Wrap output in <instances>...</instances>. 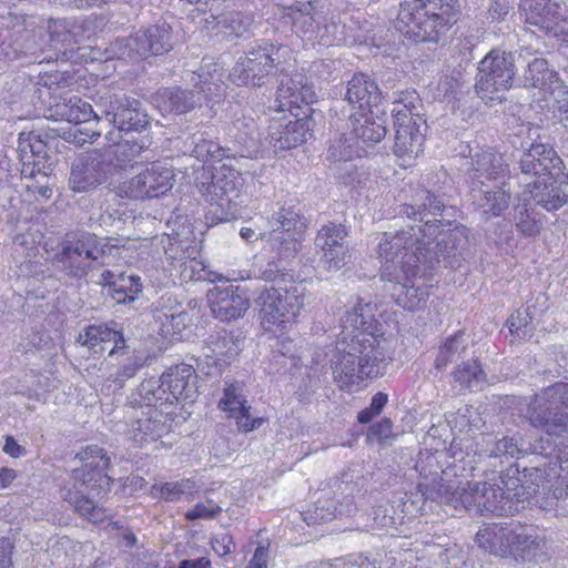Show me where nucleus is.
<instances>
[{
    "label": "nucleus",
    "instance_id": "nucleus-27",
    "mask_svg": "<svg viewBox=\"0 0 568 568\" xmlns=\"http://www.w3.org/2000/svg\"><path fill=\"white\" fill-rule=\"evenodd\" d=\"M130 398L125 405V419L130 425V434L133 442L140 446L155 442L166 433V425L160 416L144 412L143 408L131 407Z\"/></svg>",
    "mask_w": 568,
    "mask_h": 568
},
{
    "label": "nucleus",
    "instance_id": "nucleus-61",
    "mask_svg": "<svg viewBox=\"0 0 568 568\" xmlns=\"http://www.w3.org/2000/svg\"><path fill=\"white\" fill-rule=\"evenodd\" d=\"M16 30L0 28V63L17 60Z\"/></svg>",
    "mask_w": 568,
    "mask_h": 568
},
{
    "label": "nucleus",
    "instance_id": "nucleus-55",
    "mask_svg": "<svg viewBox=\"0 0 568 568\" xmlns=\"http://www.w3.org/2000/svg\"><path fill=\"white\" fill-rule=\"evenodd\" d=\"M253 22L250 14L240 11H229L220 16L217 23L229 36L243 37Z\"/></svg>",
    "mask_w": 568,
    "mask_h": 568
},
{
    "label": "nucleus",
    "instance_id": "nucleus-52",
    "mask_svg": "<svg viewBox=\"0 0 568 568\" xmlns=\"http://www.w3.org/2000/svg\"><path fill=\"white\" fill-rule=\"evenodd\" d=\"M386 132L384 121L364 116L362 122H357L351 134L355 138L356 144L358 140L364 143H377L386 135Z\"/></svg>",
    "mask_w": 568,
    "mask_h": 568
},
{
    "label": "nucleus",
    "instance_id": "nucleus-54",
    "mask_svg": "<svg viewBox=\"0 0 568 568\" xmlns=\"http://www.w3.org/2000/svg\"><path fill=\"white\" fill-rule=\"evenodd\" d=\"M348 232L344 224L328 222L317 232L315 245L320 248L336 247L337 245H347L345 239Z\"/></svg>",
    "mask_w": 568,
    "mask_h": 568
},
{
    "label": "nucleus",
    "instance_id": "nucleus-16",
    "mask_svg": "<svg viewBox=\"0 0 568 568\" xmlns=\"http://www.w3.org/2000/svg\"><path fill=\"white\" fill-rule=\"evenodd\" d=\"M263 320L270 324L297 316L305 304V288L297 284L288 287L263 290L257 300Z\"/></svg>",
    "mask_w": 568,
    "mask_h": 568
},
{
    "label": "nucleus",
    "instance_id": "nucleus-33",
    "mask_svg": "<svg viewBox=\"0 0 568 568\" xmlns=\"http://www.w3.org/2000/svg\"><path fill=\"white\" fill-rule=\"evenodd\" d=\"M416 470L419 473V476L423 479L417 484V489L420 494V497H424L425 499L436 501L435 499L427 496L426 490L428 491L432 488L439 487H443L444 490L448 486H456L455 483H444L446 481L444 477L448 476V471L442 469L439 460L434 454H422L416 463Z\"/></svg>",
    "mask_w": 568,
    "mask_h": 568
},
{
    "label": "nucleus",
    "instance_id": "nucleus-47",
    "mask_svg": "<svg viewBox=\"0 0 568 568\" xmlns=\"http://www.w3.org/2000/svg\"><path fill=\"white\" fill-rule=\"evenodd\" d=\"M197 485L192 479H182L180 481H166L152 485L150 495L152 498L165 501L180 500L185 495H191L197 490Z\"/></svg>",
    "mask_w": 568,
    "mask_h": 568
},
{
    "label": "nucleus",
    "instance_id": "nucleus-12",
    "mask_svg": "<svg viewBox=\"0 0 568 568\" xmlns=\"http://www.w3.org/2000/svg\"><path fill=\"white\" fill-rule=\"evenodd\" d=\"M285 48L265 43L246 52L233 67L230 78L236 85L261 87L273 74L283 73L285 68L282 62Z\"/></svg>",
    "mask_w": 568,
    "mask_h": 568
},
{
    "label": "nucleus",
    "instance_id": "nucleus-14",
    "mask_svg": "<svg viewBox=\"0 0 568 568\" xmlns=\"http://www.w3.org/2000/svg\"><path fill=\"white\" fill-rule=\"evenodd\" d=\"M171 31L169 23L159 22L128 38L116 39L109 51L113 58L123 60L163 54L172 49Z\"/></svg>",
    "mask_w": 568,
    "mask_h": 568
},
{
    "label": "nucleus",
    "instance_id": "nucleus-36",
    "mask_svg": "<svg viewBox=\"0 0 568 568\" xmlns=\"http://www.w3.org/2000/svg\"><path fill=\"white\" fill-rule=\"evenodd\" d=\"M417 274H409L407 280L402 281H389L394 284L393 296L396 303L408 311H419L426 307L427 300L429 296L428 287L425 285L410 284L412 277Z\"/></svg>",
    "mask_w": 568,
    "mask_h": 568
},
{
    "label": "nucleus",
    "instance_id": "nucleus-23",
    "mask_svg": "<svg viewBox=\"0 0 568 568\" xmlns=\"http://www.w3.org/2000/svg\"><path fill=\"white\" fill-rule=\"evenodd\" d=\"M535 27L568 47V7L561 0H535Z\"/></svg>",
    "mask_w": 568,
    "mask_h": 568
},
{
    "label": "nucleus",
    "instance_id": "nucleus-21",
    "mask_svg": "<svg viewBox=\"0 0 568 568\" xmlns=\"http://www.w3.org/2000/svg\"><path fill=\"white\" fill-rule=\"evenodd\" d=\"M423 126H425V120L418 113L395 110L394 152L397 156H417L423 151L425 140Z\"/></svg>",
    "mask_w": 568,
    "mask_h": 568
},
{
    "label": "nucleus",
    "instance_id": "nucleus-46",
    "mask_svg": "<svg viewBox=\"0 0 568 568\" xmlns=\"http://www.w3.org/2000/svg\"><path fill=\"white\" fill-rule=\"evenodd\" d=\"M142 282L139 276L120 274L110 286L109 295L118 304H133L142 293Z\"/></svg>",
    "mask_w": 568,
    "mask_h": 568
},
{
    "label": "nucleus",
    "instance_id": "nucleus-18",
    "mask_svg": "<svg viewBox=\"0 0 568 568\" xmlns=\"http://www.w3.org/2000/svg\"><path fill=\"white\" fill-rule=\"evenodd\" d=\"M174 172L161 162H153L120 186L121 194L133 200H148L164 195L173 186Z\"/></svg>",
    "mask_w": 568,
    "mask_h": 568
},
{
    "label": "nucleus",
    "instance_id": "nucleus-28",
    "mask_svg": "<svg viewBox=\"0 0 568 568\" xmlns=\"http://www.w3.org/2000/svg\"><path fill=\"white\" fill-rule=\"evenodd\" d=\"M242 390L240 383L225 382L224 396L220 399L219 407L227 412L230 417L235 418L239 430L247 433L261 427L264 419L251 417V406L246 405Z\"/></svg>",
    "mask_w": 568,
    "mask_h": 568
},
{
    "label": "nucleus",
    "instance_id": "nucleus-6",
    "mask_svg": "<svg viewBox=\"0 0 568 568\" xmlns=\"http://www.w3.org/2000/svg\"><path fill=\"white\" fill-rule=\"evenodd\" d=\"M427 496L438 503L463 508L480 515L508 516L514 511L513 500L496 484L468 481L466 487L448 486L426 490Z\"/></svg>",
    "mask_w": 568,
    "mask_h": 568
},
{
    "label": "nucleus",
    "instance_id": "nucleus-25",
    "mask_svg": "<svg viewBox=\"0 0 568 568\" xmlns=\"http://www.w3.org/2000/svg\"><path fill=\"white\" fill-rule=\"evenodd\" d=\"M77 342L87 346L93 354H103L106 351L110 356L118 353L130 354L123 334L108 324L87 326L79 333Z\"/></svg>",
    "mask_w": 568,
    "mask_h": 568
},
{
    "label": "nucleus",
    "instance_id": "nucleus-15",
    "mask_svg": "<svg viewBox=\"0 0 568 568\" xmlns=\"http://www.w3.org/2000/svg\"><path fill=\"white\" fill-rule=\"evenodd\" d=\"M104 120L112 124L119 133H139V140L149 135L150 115L143 103L125 94H113L104 102L101 110ZM131 141H138L132 139Z\"/></svg>",
    "mask_w": 568,
    "mask_h": 568
},
{
    "label": "nucleus",
    "instance_id": "nucleus-3",
    "mask_svg": "<svg viewBox=\"0 0 568 568\" xmlns=\"http://www.w3.org/2000/svg\"><path fill=\"white\" fill-rule=\"evenodd\" d=\"M460 17V0H412L400 4L398 29L415 42L438 43Z\"/></svg>",
    "mask_w": 568,
    "mask_h": 568
},
{
    "label": "nucleus",
    "instance_id": "nucleus-59",
    "mask_svg": "<svg viewBox=\"0 0 568 568\" xmlns=\"http://www.w3.org/2000/svg\"><path fill=\"white\" fill-rule=\"evenodd\" d=\"M529 201L530 194L524 192L520 203L515 209L516 226L523 234L528 236L532 234V217Z\"/></svg>",
    "mask_w": 568,
    "mask_h": 568
},
{
    "label": "nucleus",
    "instance_id": "nucleus-29",
    "mask_svg": "<svg viewBox=\"0 0 568 568\" xmlns=\"http://www.w3.org/2000/svg\"><path fill=\"white\" fill-rule=\"evenodd\" d=\"M445 205L436 195L420 189L416 191L410 203L400 206L399 214L423 223L420 227L429 231L436 223L442 222L438 216L443 215Z\"/></svg>",
    "mask_w": 568,
    "mask_h": 568
},
{
    "label": "nucleus",
    "instance_id": "nucleus-5",
    "mask_svg": "<svg viewBox=\"0 0 568 568\" xmlns=\"http://www.w3.org/2000/svg\"><path fill=\"white\" fill-rule=\"evenodd\" d=\"M270 232L257 233L251 227H242L240 235L247 242L265 240L270 252L278 261L294 258L301 250L307 220L296 205L282 206L268 220Z\"/></svg>",
    "mask_w": 568,
    "mask_h": 568
},
{
    "label": "nucleus",
    "instance_id": "nucleus-8",
    "mask_svg": "<svg viewBox=\"0 0 568 568\" xmlns=\"http://www.w3.org/2000/svg\"><path fill=\"white\" fill-rule=\"evenodd\" d=\"M72 84L71 78L59 71L39 78L36 93L45 110V118L74 124L90 120L93 110L72 94Z\"/></svg>",
    "mask_w": 568,
    "mask_h": 568
},
{
    "label": "nucleus",
    "instance_id": "nucleus-13",
    "mask_svg": "<svg viewBox=\"0 0 568 568\" xmlns=\"http://www.w3.org/2000/svg\"><path fill=\"white\" fill-rule=\"evenodd\" d=\"M514 75L511 53L491 50L479 62L475 92L485 103H500L513 85Z\"/></svg>",
    "mask_w": 568,
    "mask_h": 568
},
{
    "label": "nucleus",
    "instance_id": "nucleus-56",
    "mask_svg": "<svg viewBox=\"0 0 568 568\" xmlns=\"http://www.w3.org/2000/svg\"><path fill=\"white\" fill-rule=\"evenodd\" d=\"M510 195L503 189L481 191L478 204L484 209V213L499 215L508 207Z\"/></svg>",
    "mask_w": 568,
    "mask_h": 568
},
{
    "label": "nucleus",
    "instance_id": "nucleus-31",
    "mask_svg": "<svg viewBox=\"0 0 568 568\" xmlns=\"http://www.w3.org/2000/svg\"><path fill=\"white\" fill-rule=\"evenodd\" d=\"M550 81L548 92H542L538 98V108L545 113L547 120L562 123L568 126V91L561 83L557 73H547Z\"/></svg>",
    "mask_w": 568,
    "mask_h": 568
},
{
    "label": "nucleus",
    "instance_id": "nucleus-38",
    "mask_svg": "<svg viewBox=\"0 0 568 568\" xmlns=\"http://www.w3.org/2000/svg\"><path fill=\"white\" fill-rule=\"evenodd\" d=\"M506 477L504 484L509 491H514L513 496L516 497L518 501L528 500L530 498L532 471L527 458H518L517 462L507 469Z\"/></svg>",
    "mask_w": 568,
    "mask_h": 568
},
{
    "label": "nucleus",
    "instance_id": "nucleus-40",
    "mask_svg": "<svg viewBox=\"0 0 568 568\" xmlns=\"http://www.w3.org/2000/svg\"><path fill=\"white\" fill-rule=\"evenodd\" d=\"M241 343L239 336H234L232 332H219L215 336L210 337L207 349L211 353L205 355L213 358L215 363H227L240 353Z\"/></svg>",
    "mask_w": 568,
    "mask_h": 568
},
{
    "label": "nucleus",
    "instance_id": "nucleus-42",
    "mask_svg": "<svg viewBox=\"0 0 568 568\" xmlns=\"http://www.w3.org/2000/svg\"><path fill=\"white\" fill-rule=\"evenodd\" d=\"M468 348V337L463 331L448 336L439 346L434 366L438 371H443L448 364L463 357Z\"/></svg>",
    "mask_w": 568,
    "mask_h": 568
},
{
    "label": "nucleus",
    "instance_id": "nucleus-60",
    "mask_svg": "<svg viewBox=\"0 0 568 568\" xmlns=\"http://www.w3.org/2000/svg\"><path fill=\"white\" fill-rule=\"evenodd\" d=\"M49 171H51L50 168L37 174L36 178L26 183V189L41 199H50L52 196V187Z\"/></svg>",
    "mask_w": 568,
    "mask_h": 568
},
{
    "label": "nucleus",
    "instance_id": "nucleus-9",
    "mask_svg": "<svg viewBox=\"0 0 568 568\" xmlns=\"http://www.w3.org/2000/svg\"><path fill=\"white\" fill-rule=\"evenodd\" d=\"M568 174L552 145L535 142V203L556 211L567 202Z\"/></svg>",
    "mask_w": 568,
    "mask_h": 568
},
{
    "label": "nucleus",
    "instance_id": "nucleus-35",
    "mask_svg": "<svg viewBox=\"0 0 568 568\" xmlns=\"http://www.w3.org/2000/svg\"><path fill=\"white\" fill-rule=\"evenodd\" d=\"M516 531L508 530V523L490 524L476 534V541L486 552L497 557H509L511 548H509L508 539L516 538Z\"/></svg>",
    "mask_w": 568,
    "mask_h": 568
},
{
    "label": "nucleus",
    "instance_id": "nucleus-1",
    "mask_svg": "<svg viewBox=\"0 0 568 568\" xmlns=\"http://www.w3.org/2000/svg\"><path fill=\"white\" fill-rule=\"evenodd\" d=\"M373 307L371 303H357L352 311L343 317V326L358 331L346 348L338 349L332 361L334 381L341 389L351 390L365 378H373L381 374V364L385 359L384 349L377 337L371 332L373 328Z\"/></svg>",
    "mask_w": 568,
    "mask_h": 568
},
{
    "label": "nucleus",
    "instance_id": "nucleus-24",
    "mask_svg": "<svg viewBox=\"0 0 568 568\" xmlns=\"http://www.w3.org/2000/svg\"><path fill=\"white\" fill-rule=\"evenodd\" d=\"M129 398L131 407L146 408L160 417L173 416V407L179 403L166 386L162 385L161 378L143 381Z\"/></svg>",
    "mask_w": 568,
    "mask_h": 568
},
{
    "label": "nucleus",
    "instance_id": "nucleus-39",
    "mask_svg": "<svg viewBox=\"0 0 568 568\" xmlns=\"http://www.w3.org/2000/svg\"><path fill=\"white\" fill-rule=\"evenodd\" d=\"M42 30H16V50L17 60L22 64L41 63L45 60L42 57V45L40 38Z\"/></svg>",
    "mask_w": 568,
    "mask_h": 568
},
{
    "label": "nucleus",
    "instance_id": "nucleus-45",
    "mask_svg": "<svg viewBox=\"0 0 568 568\" xmlns=\"http://www.w3.org/2000/svg\"><path fill=\"white\" fill-rule=\"evenodd\" d=\"M343 29L338 16L322 9V11H318L317 28L313 41L324 47L333 45L343 39Z\"/></svg>",
    "mask_w": 568,
    "mask_h": 568
},
{
    "label": "nucleus",
    "instance_id": "nucleus-64",
    "mask_svg": "<svg viewBox=\"0 0 568 568\" xmlns=\"http://www.w3.org/2000/svg\"><path fill=\"white\" fill-rule=\"evenodd\" d=\"M464 83L462 72L455 70L440 81L439 87L445 97L458 99V95L463 92Z\"/></svg>",
    "mask_w": 568,
    "mask_h": 568
},
{
    "label": "nucleus",
    "instance_id": "nucleus-43",
    "mask_svg": "<svg viewBox=\"0 0 568 568\" xmlns=\"http://www.w3.org/2000/svg\"><path fill=\"white\" fill-rule=\"evenodd\" d=\"M318 11H322V9H315L311 3L303 4L302 8L292 9L288 18L293 31L303 39L314 40Z\"/></svg>",
    "mask_w": 568,
    "mask_h": 568
},
{
    "label": "nucleus",
    "instance_id": "nucleus-50",
    "mask_svg": "<svg viewBox=\"0 0 568 568\" xmlns=\"http://www.w3.org/2000/svg\"><path fill=\"white\" fill-rule=\"evenodd\" d=\"M508 530L516 531V535H518L516 538L508 539L509 548H511L509 556L515 559L529 560L532 544L530 540V527L519 521H510L508 523Z\"/></svg>",
    "mask_w": 568,
    "mask_h": 568
},
{
    "label": "nucleus",
    "instance_id": "nucleus-44",
    "mask_svg": "<svg viewBox=\"0 0 568 568\" xmlns=\"http://www.w3.org/2000/svg\"><path fill=\"white\" fill-rule=\"evenodd\" d=\"M204 92V87H201L199 90L173 88L166 89L163 95L168 99L171 111L183 114L202 104Z\"/></svg>",
    "mask_w": 568,
    "mask_h": 568
},
{
    "label": "nucleus",
    "instance_id": "nucleus-2",
    "mask_svg": "<svg viewBox=\"0 0 568 568\" xmlns=\"http://www.w3.org/2000/svg\"><path fill=\"white\" fill-rule=\"evenodd\" d=\"M113 132L106 139L114 143L106 149H93L77 156L71 164L69 189L74 193H90L113 182L142 152L152 145V138L141 136L138 141L116 142Z\"/></svg>",
    "mask_w": 568,
    "mask_h": 568
},
{
    "label": "nucleus",
    "instance_id": "nucleus-32",
    "mask_svg": "<svg viewBox=\"0 0 568 568\" xmlns=\"http://www.w3.org/2000/svg\"><path fill=\"white\" fill-rule=\"evenodd\" d=\"M388 98V92H383L368 75L354 74L347 82L345 99L349 104L361 109H372Z\"/></svg>",
    "mask_w": 568,
    "mask_h": 568
},
{
    "label": "nucleus",
    "instance_id": "nucleus-4",
    "mask_svg": "<svg viewBox=\"0 0 568 568\" xmlns=\"http://www.w3.org/2000/svg\"><path fill=\"white\" fill-rule=\"evenodd\" d=\"M120 255V247L93 233L69 234L55 254L60 270L69 277L81 280L97 267L111 264Z\"/></svg>",
    "mask_w": 568,
    "mask_h": 568
},
{
    "label": "nucleus",
    "instance_id": "nucleus-30",
    "mask_svg": "<svg viewBox=\"0 0 568 568\" xmlns=\"http://www.w3.org/2000/svg\"><path fill=\"white\" fill-rule=\"evenodd\" d=\"M162 385L171 392L178 402L194 403L197 397V375L187 364L170 367L161 375Z\"/></svg>",
    "mask_w": 568,
    "mask_h": 568
},
{
    "label": "nucleus",
    "instance_id": "nucleus-58",
    "mask_svg": "<svg viewBox=\"0 0 568 568\" xmlns=\"http://www.w3.org/2000/svg\"><path fill=\"white\" fill-rule=\"evenodd\" d=\"M426 500L424 497L413 499L412 495L407 493H398L393 498L392 509H394V515L397 516L400 523L405 516L414 517L418 511L423 510Z\"/></svg>",
    "mask_w": 568,
    "mask_h": 568
},
{
    "label": "nucleus",
    "instance_id": "nucleus-57",
    "mask_svg": "<svg viewBox=\"0 0 568 568\" xmlns=\"http://www.w3.org/2000/svg\"><path fill=\"white\" fill-rule=\"evenodd\" d=\"M322 250V256L318 266L327 272L341 270L349 258L348 245H337L336 247H325Z\"/></svg>",
    "mask_w": 568,
    "mask_h": 568
},
{
    "label": "nucleus",
    "instance_id": "nucleus-51",
    "mask_svg": "<svg viewBox=\"0 0 568 568\" xmlns=\"http://www.w3.org/2000/svg\"><path fill=\"white\" fill-rule=\"evenodd\" d=\"M453 378L466 388L480 387L486 381V374L478 361H471L458 365L453 372Z\"/></svg>",
    "mask_w": 568,
    "mask_h": 568
},
{
    "label": "nucleus",
    "instance_id": "nucleus-48",
    "mask_svg": "<svg viewBox=\"0 0 568 568\" xmlns=\"http://www.w3.org/2000/svg\"><path fill=\"white\" fill-rule=\"evenodd\" d=\"M63 499L72 506L80 516L85 517L90 521H101L105 516L103 508L99 507L92 498L84 496L83 493L79 490L69 489L63 496Z\"/></svg>",
    "mask_w": 568,
    "mask_h": 568
},
{
    "label": "nucleus",
    "instance_id": "nucleus-37",
    "mask_svg": "<svg viewBox=\"0 0 568 568\" xmlns=\"http://www.w3.org/2000/svg\"><path fill=\"white\" fill-rule=\"evenodd\" d=\"M356 510L353 498H346V503L336 506V503L329 497H318L312 507L303 513L304 521L311 525H318L329 521L336 517V514L351 516Z\"/></svg>",
    "mask_w": 568,
    "mask_h": 568
},
{
    "label": "nucleus",
    "instance_id": "nucleus-53",
    "mask_svg": "<svg viewBox=\"0 0 568 568\" xmlns=\"http://www.w3.org/2000/svg\"><path fill=\"white\" fill-rule=\"evenodd\" d=\"M356 156H361V150L352 134H339L327 150V158L332 161H351Z\"/></svg>",
    "mask_w": 568,
    "mask_h": 568
},
{
    "label": "nucleus",
    "instance_id": "nucleus-20",
    "mask_svg": "<svg viewBox=\"0 0 568 568\" xmlns=\"http://www.w3.org/2000/svg\"><path fill=\"white\" fill-rule=\"evenodd\" d=\"M278 87L274 108L277 111L288 110L293 114V109L306 106L305 112H310V104L316 99L314 87L302 73L288 74L285 71L280 73Z\"/></svg>",
    "mask_w": 568,
    "mask_h": 568
},
{
    "label": "nucleus",
    "instance_id": "nucleus-19",
    "mask_svg": "<svg viewBox=\"0 0 568 568\" xmlns=\"http://www.w3.org/2000/svg\"><path fill=\"white\" fill-rule=\"evenodd\" d=\"M290 116L274 118L270 121L266 140L268 144L277 151L294 149L307 141L312 136V119L308 112L291 114Z\"/></svg>",
    "mask_w": 568,
    "mask_h": 568
},
{
    "label": "nucleus",
    "instance_id": "nucleus-11",
    "mask_svg": "<svg viewBox=\"0 0 568 568\" xmlns=\"http://www.w3.org/2000/svg\"><path fill=\"white\" fill-rule=\"evenodd\" d=\"M539 409V425L535 423V455L548 456L554 450L552 436L568 433V383H556L548 386L541 395H535Z\"/></svg>",
    "mask_w": 568,
    "mask_h": 568
},
{
    "label": "nucleus",
    "instance_id": "nucleus-49",
    "mask_svg": "<svg viewBox=\"0 0 568 568\" xmlns=\"http://www.w3.org/2000/svg\"><path fill=\"white\" fill-rule=\"evenodd\" d=\"M144 362L142 357L135 353L129 355L119 369L111 374L105 381V388L112 389V392L120 390L123 388L125 382L136 374L142 368Z\"/></svg>",
    "mask_w": 568,
    "mask_h": 568
},
{
    "label": "nucleus",
    "instance_id": "nucleus-22",
    "mask_svg": "<svg viewBox=\"0 0 568 568\" xmlns=\"http://www.w3.org/2000/svg\"><path fill=\"white\" fill-rule=\"evenodd\" d=\"M422 233V252H417V256H413L415 262H420L424 270H435L437 265L443 264L445 267H455L458 262V253L455 246L456 237L452 233H444L435 239L430 237L425 230L418 226Z\"/></svg>",
    "mask_w": 568,
    "mask_h": 568
},
{
    "label": "nucleus",
    "instance_id": "nucleus-10",
    "mask_svg": "<svg viewBox=\"0 0 568 568\" xmlns=\"http://www.w3.org/2000/svg\"><path fill=\"white\" fill-rule=\"evenodd\" d=\"M422 233L413 225L394 234L385 233L378 245L379 257L384 260L381 280L402 281L409 274H418L420 262H415L413 256L422 252Z\"/></svg>",
    "mask_w": 568,
    "mask_h": 568
},
{
    "label": "nucleus",
    "instance_id": "nucleus-17",
    "mask_svg": "<svg viewBox=\"0 0 568 568\" xmlns=\"http://www.w3.org/2000/svg\"><path fill=\"white\" fill-rule=\"evenodd\" d=\"M77 457L82 466L72 471L73 479L81 483L93 496L109 491L112 479L108 475L110 457L105 450L98 445H89Z\"/></svg>",
    "mask_w": 568,
    "mask_h": 568
},
{
    "label": "nucleus",
    "instance_id": "nucleus-63",
    "mask_svg": "<svg viewBox=\"0 0 568 568\" xmlns=\"http://www.w3.org/2000/svg\"><path fill=\"white\" fill-rule=\"evenodd\" d=\"M531 316L529 314V307L524 311H517L511 314L508 320L509 331L511 334H516L519 337H525L529 329V324L531 322Z\"/></svg>",
    "mask_w": 568,
    "mask_h": 568
},
{
    "label": "nucleus",
    "instance_id": "nucleus-7",
    "mask_svg": "<svg viewBox=\"0 0 568 568\" xmlns=\"http://www.w3.org/2000/svg\"><path fill=\"white\" fill-rule=\"evenodd\" d=\"M195 185L211 204L205 215L207 222L217 224L236 217V200L243 186V178L239 171L227 164H222L214 171L203 169Z\"/></svg>",
    "mask_w": 568,
    "mask_h": 568
},
{
    "label": "nucleus",
    "instance_id": "nucleus-41",
    "mask_svg": "<svg viewBox=\"0 0 568 568\" xmlns=\"http://www.w3.org/2000/svg\"><path fill=\"white\" fill-rule=\"evenodd\" d=\"M190 153L200 161L222 160L229 158V149L221 146L205 132H195L189 139Z\"/></svg>",
    "mask_w": 568,
    "mask_h": 568
},
{
    "label": "nucleus",
    "instance_id": "nucleus-26",
    "mask_svg": "<svg viewBox=\"0 0 568 568\" xmlns=\"http://www.w3.org/2000/svg\"><path fill=\"white\" fill-rule=\"evenodd\" d=\"M211 311L215 318L231 322L242 317L250 307L246 293L239 286L215 287L211 292Z\"/></svg>",
    "mask_w": 568,
    "mask_h": 568
},
{
    "label": "nucleus",
    "instance_id": "nucleus-34",
    "mask_svg": "<svg viewBox=\"0 0 568 568\" xmlns=\"http://www.w3.org/2000/svg\"><path fill=\"white\" fill-rule=\"evenodd\" d=\"M470 172L474 181L484 184L485 181L497 180L505 176L507 165L503 155L493 150H480L475 152L470 159Z\"/></svg>",
    "mask_w": 568,
    "mask_h": 568
},
{
    "label": "nucleus",
    "instance_id": "nucleus-62",
    "mask_svg": "<svg viewBox=\"0 0 568 568\" xmlns=\"http://www.w3.org/2000/svg\"><path fill=\"white\" fill-rule=\"evenodd\" d=\"M388 397L385 393H376L371 400L368 407L361 410L357 415V420L361 424H367L372 422L377 415H379L387 404Z\"/></svg>",
    "mask_w": 568,
    "mask_h": 568
}]
</instances>
